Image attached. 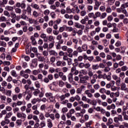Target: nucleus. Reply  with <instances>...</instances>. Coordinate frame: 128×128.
<instances>
[{"mask_svg": "<svg viewBox=\"0 0 128 128\" xmlns=\"http://www.w3.org/2000/svg\"><path fill=\"white\" fill-rule=\"evenodd\" d=\"M128 69V68L126 66H123L121 68V70H122V72H126Z\"/></svg>", "mask_w": 128, "mask_h": 128, "instance_id": "6e6d98bb", "label": "nucleus"}, {"mask_svg": "<svg viewBox=\"0 0 128 128\" xmlns=\"http://www.w3.org/2000/svg\"><path fill=\"white\" fill-rule=\"evenodd\" d=\"M30 6L34 8L35 10H40V6L38 4H34V3H32L30 4Z\"/></svg>", "mask_w": 128, "mask_h": 128, "instance_id": "f3484780", "label": "nucleus"}, {"mask_svg": "<svg viewBox=\"0 0 128 128\" xmlns=\"http://www.w3.org/2000/svg\"><path fill=\"white\" fill-rule=\"evenodd\" d=\"M72 52H74V50L72 48H68L67 49L68 58H72Z\"/></svg>", "mask_w": 128, "mask_h": 128, "instance_id": "f8f14e48", "label": "nucleus"}, {"mask_svg": "<svg viewBox=\"0 0 128 128\" xmlns=\"http://www.w3.org/2000/svg\"><path fill=\"white\" fill-rule=\"evenodd\" d=\"M93 88L94 90H98L100 88V86L98 84H94L93 86Z\"/></svg>", "mask_w": 128, "mask_h": 128, "instance_id": "f704fd0d", "label": "nucleus"}, {"mask_svg": "<svg viewBox=\"0 0 128 128\" xmlns=\"http://www.w3.org/2000/svg\"><path fill=\"white\" fill-rule=\"evenodd\" d=\"M103 42L104 46H107L108 45V40H106V39H104L103 40Z\"/></svg>", "mask_w": 128, "mask_h": 128, "instance_id": "13d9d810", "label": "nucleus"}, {"mask_svg": "<svg viewBox=\"0 0 128 128\" xmlns=\"http://www.w3.org/2000/svg\"><path fill=\"white\" fill-rule=\"evenodd\" d=\"M34 85L38 90L40 88V82H38V81L35 82Z\"/></svg>", "mask_w": 128, "mask_h": 128, "instance_id": "c85d7f7f", "label": "nucleus"}, {"mask_svg": "<svg viewBox=\"0 0 128 128\" xmlns=\"http://www.w3.org/2000/svg\"><path fill=\"white\" fill-rule=\"evenodd\" d=\"M72 42H74V44H76V45H75V48H76V44H78V39L76 38H73L72 39Z\"/></svg>", "mask_w": 128, "mask_h": 128, "instance_id": "37998d69", "label": "nucleus"}, {"mask_svg": "<svg viewBox=\"0 0 128 128\" xmlns=\"http://www.w3.org/2000/svg\"><path fill=\"white\" fill-rule=\"evenodd\" d=\"M30 78H31V80L34 82H36V80H38V78L34 75H30Z\"/></svg>", "mask_w": 128, "mask_h": 128, "instance_id": "72a5a7b5", "label": "nucleus"}, {"mask_svg": "<svg viewBox=\"0 0 128 128\" xmlns=\"http://www.w3.org/2000/svg\"><path fill=\"white\" fill-rule=\"evenodd\" d=\"M67 62L68 66H70L72 64V58H68L67 60Z\"/></svg>", "mask_w": 128, "mask_h": 128, "instance_id": "ea45409f", "label": "nucleus"}, {"mask_svg": "<svg viewBox=\"0 0 128 128\" xmlns=\"http://www.w3.org/2000/svg\"><path fill=\"white\" fill-rule=\"evenodd\" d=\"M95 4L94 6V10H98L100 4H102V2L99 1L98 0H94Z\"/></svg>", "mask_w": 128, "mask_h": 128, "instance_id": "39448f33", "label": "nucleus"}, {"mask_svg": "<svg viewBox=\"0 0 128 128\" xmlns=\"http://www.w3.org/2000/svg\"><path fill=\"white\" fill-rule=\"evenodd\" d=\"M114 120L116 124H118V122H122V116L121 114H120L118 117H114Z\"/></svg>", "mask_w": 128, "mask_h": 128, "instance_id": "423d86ee", "label": "nucleus"}, {"mask_svg": "<svg viewBox=\"0 0 128 128\" xmlns=\"http://www.w3.org/2000/svg\"><path fill=\"white\" fill-rule=\"evenodd\" d=\"M38 100H40V99L38 98H34L32 101V104H36V102H38Z\"/></svg>", "mask_w": 128, "mask_h": 128, "instance_id": "58836bf2", "label": "nucleus"}, {"mask_svg": "<svg viewBox=\"0 0 128 128\" xmlns=\"http://www.w3.org/2000/svg\"><path fill=\"white\" fill-rule=\"evenodd\" d=\"M82 108H90V104H85L83 106H82Z\"/></svg>", "mask_w": 128, "mask_h": 128, "instance_id": "338daca9", "label": "nucleus"}, {"mask_svg": "<svg viewBox=\"0 0 128 128\" xmlns=\"http://www.w3.org/2000/svg\"><path fill=\"white\" fill-rule=\"evenodd\" d=\"M84 68L86 69L90 68V63L85 64Z\"/></svg>", "mask_w": 128, "mask_h": 128, "instance_id": "bf43d9fd", "label": "nucleus"}, {"mask_svg": "<svg viewBox=\"0 0 128 128\" xmlns=\"http://www.w3.org/2000/svg\"><path fill=\"white\" fill-rule=\"evenodd\" d=\"M5 10L8 12H14V6H7L5 7Z\"/></svg>", "mask_w": 128, "mask_h": 128, "instance_id": "2eb2a0df", "label": "nucleus"}, {"mask_svg": "<svg viewBox=\"0 0 128 128\" xmlns=\"http://www.w3.org/2000/svg\"><path fill=\"white\" fill-rule=\"evenodd\" d=\"M46 106L45 104H42L40 106V110H46Z\"/></svg>", "mask_w": 128, "mask_h": 128, "instance_id": "603ef678", "label": "nucleus"}, {"mask_svg": "<svg viewBox=\"0 0 128 128\" xmlns=\"http://www.w3.org/2000/svg\"><path fill=\"white\" fill-rule=\"evenodd\" d=\"M50 8L52 10H55V12H60V9L58 8H56V6H54V4H52L50 6Z\"/></svg>", "mask_w": 128, "mask_h": 128, "instance_id": "6e6552de", "label": "nucleus"}, {"mask_svg": "<svg viewBox=\"0 0 128 128\" xmlns=\"http://www.w3.org/2000/svg\"><path fill=\"white\" fill-rule=\"evenodd\" d=\"M48 100L50 102H56V98L54 96L50 97Z\"/></svg>", "mask_w": 128, "mask_h": 128, "instance_id": "c9c22d12", "label": "nucleus"}, {"mask_svg": "<svg viewBox=\"0 0 128 128\" xmlns=\"http://www.w3.org/2000/svg\"><path fill=\"white\" fill-rule=\"evenodd\" d=\"M4 14L8 18H10V12H8V11L7 10L4 12Z\"/></svg>", "mask_w": 128, "mask_h": 128, "instance_id": "393cba45", "label": "nucleus"}, {"mask_svg": "<svg viewBox=\"0 0 128 128\" xmlns=\"http://www.w3.org/2000/svg\"><path fill=\"white\" fill-rule=\"evenodd\" d=\"M32 16L34 18H38L40 16V14L36 12V11L34 10L33 12Z\"/></svg>", "mask_w": 128, "mask_h": 128, "instance_id": "e433bc0d", "label": "nucleus"}, {"mask_svg": "<svg viewBox=\"0 0 128 128\" xmlns=\"http://www.w3.org/2000/svg\"><path fill=\"white\" fill-rule=\"evenodd\" d=\"M16 124H17V126H22V120H16Z\"/></svg>", "mask_w": 128, "mask_h": 128, "instance_id": "c03bdc74", "label": "nucleus"}, {"mask_svg": "<svg viewBox=\"0 0 128 128\" xmlns=\"http://www.w3.org/2000/svg\"><path fill=\"white\" fill-rule=\"evenodd\" d=\"M70 94H71L72 96H74V94H76V89L72 88L70 90Z\"/></svg>", "mask_w": 128, "mask_h": 128, "instance_id": "79ce46f5", "label": "nucleus"}, {"mask_svg": "<svg viewBox=\"0 0 128 128\" xmlns=\"http://www.w3.org/2000/svg\"><path fill=\"white\" fill-rule=\"evenodd\" d=\"M99 92H100V94H104L106 92V88H101L99 90Z\"/></svg>", "mask_w": 128, "mask_h": 128, "instance_id": "5fc2aeb1", "label": "nucleus"}, {"mask_svg": "<svg viewBox=\"0 0 128 128\" xmlns=\"http://www.w3.org/2000/svg\"><path fill=\"white\" fill-rule=\"evenodd\" d=\"M112 78L113 80H116V84L117 86H120V78L118 77V76L114 74L112 76Z\"/></svg>", "mask_w": 128, "mask_h": 128, "instance_id": "f03ea898", "label": "nucleus"}, {"mask_svg": "<svg viewBox=\"0 0 128 128\" xmlns=\"http://www.w3.org/2000/svg\"><path fill=\"white\" fill-rule=\"evenodd\" d=\"M119 76V78H120V79L122 78V80H124V78H126V74L124 72H121L120 73Z\"/></svg>", "mask_w": 128, "mask_h": 128, "instance_id": "4be33fe9", "label": "nucleus"}, {"mask_svg": "<svg viewBox=\"0 0 128 128\" xmlns=\"http://www.w3.org/2000/svg\"><path fill=\"white\" fill-rule=\"evenodd\" d=\"M4 66H10V62L8 61H4L3 62Z\"/></svg>", "mask_w": 128, "mask_h": 128, "instance_id": "e2e57ef3", "label": "nucleus"}, {"mask_svg": "<svg viewBox=\"0 0 128 128\" xmlns=\"http://www.w3.org/2000/svg\"><path fill=\"white\" fill-rule=\"evenodd\" d=\"M64 86V82L60 80L59 81V86H60V88H62Z\"/></svg>", "mask_w": 128, "mask_h": 128, "instance_id": "3c124183", "label": "nucleus"}, {"mask_svg": "<svg viewBox=\"0 0 128 128\" xmlns=\"http://www.w3.org/2000/svg\"><path fill=\"white\" fill-rule=\"evenodd\" d=\"M42 78H44V76L42 74H39L38 75V80H42Z\"/></svg>", "mask_w": 128, "mask_h": 128, "instance_id": "680f3d73", "label": "nucleus"}, {"mask_svg": "<svg viewBox=\"0 0 128 128\" xmlns=\"http://www.w3.org/2000/svg\"><path fill=\"white\" fill-rule=\"evenodd\" d=\"M50 62H52V64H54V62H56V57L52 56L50 58Z\"/></svg>", "mask_w": 128, "mask_h": 128, "instance_id": "8fccbe9b", "label": "nucleus"}, {"mask_svg": "<svg viewBox=\"0 0 128 128\" xmlns=\"http://www.w3.org/2000/svg\"><path fill=\"white\" fill-rule=\"evenodd\" d=\"M45 96L46 98H51L52 96V94L50 92H47L45 94Z\"/></svg>", "mask_w": 128, "mask_h": 128, "instance_id": "a19ab883", "label": "nucleus"}, {"mask_svg": "<svg viewBox=\"0 0 128 128\" xmlns=\"http://www.w3.org/2000/svg\"><path fill=\"white\" fill-rule=\"evenodd\" d=\"M88 76H89L90 78H92V76H94V72L92 71H89L88 72Z\"/></svg>", "mask_w": 128, "mask_h": 128, "instance_id": "de8ad7c7", "label": "nucleus"}, {"mask_svg": "<svg viewBox=\"0 0 128 128\" xmlns=\"http://www.w3.org/2000/svg\"><path fill=\"white\" fill-rule=\"evenodd\" d=\"M49 54L50 56H58V52L54 50H50L49 51Z\"/></svg>", "mask_w": 128, "mask_h": 128, "instance_id": "ddd939ff", "label": "nucleus"}, {"mask_svg": "<svg viewBox=\"0 0 128 128\" xmlns=\"http://www.w3.org/2000/svg\"><path fill=\"white\" fill-rule=\"evenodd\" d=\"M79 78L80 84H82L84 86L88 84V80H90V76H88L86 75L84 76L82 74H79Z\"/></svg>", "mask_w": 128, "mask_h": 128, "instance_id": "f257e3e1", "label": "nucleus"}, {"mask_svg": "<svg viewBox=\"0 0 128 128\" xmlns=\"http://www.w3.org/2000/svg\"><path fill=\"white\" fill-rule=\"evenodd\" d=\"M15 12L18 14H22V9L20 8H16Z\"/></svg>", "mask_w": 128, "mask_h": 128, "instance_id": "cd10ccee", "label": "nucleus"}, {"mask_svg": "<svg viewBox=\"0 0 128 128\" xmlns=\"http://www.w3.org/2000/svg\"><path fill=\"white\" fill-rule=\"evenodd\" d=\"M99 56L100 58H106V54L104 52H100Z\"/></svg>", "mask_w": 128, "mask_h": 128, "instance_id": "864d4df0", "label": "nucleus"}, {"mask_svg": "<svg viewBox=\"0 0 128 128\" xmlns=\"http://www.w3.org/2000/svg\"><path fill=\"white\" fill-rule=\"evenodd\" d=\"M10 16H11V18L12 19H11V22L12 24H16V14L14 13V12H10Z\"/></svg>", "mask_w": 128, "mask_h": 128, "instance_id": "20e7f679", "label": "nucleus"}, {"mask_svg": "<svg viewBox=\"0 0 128 128\" xmlns=\"http://www.w3.org/2000/svg\"><path fill=\"white\" fill-rule=\"evenodd\" d=\"M0 46L6 48V43L4 41H0Z\"/></svg>", "mask_w": 128, "mask_h": 128, "instance_id": "4c0bfd02", "label": "nucleus"}, {"mask_svg": "<svg viewBox=\"0 0 128 128\" xmlns=\"http://www.w3.org/2000/svg\"><path fill=\"white\" fill-rule=\"evenodd\" d=\"M25 12H26L28 14H30V16L32 14V8H30V6H28Z\"/></svg>", "mask_w": 128, "mask_h": 128, "instance_id": "6ab92c4d", "label": "nucleus"}, {"mask_svg": "<svg viewBox=\"0 0 128 128\" xmlns=\"http://www.w3.org/2000/svg\"><path fill=\"white\" fill-rule=\"evenodd\" d=\"M20 76H23L24 78H28V74H26L24 70H22L20 72Z\"/></svg>", "mask_w": 128, "mask_h": 128, "instance_id": "9d476101", "label": "nucleus"}, {"mask_svg": "<svg viewBox=\"0 0 128 128\" xmlns=\"http://www.w3.org/2000/svg\"><path fill=\"white\" fill-rule=\"evenodd\" d=\"M106 11V12H108V14H110V12H112V8H110V7H107Z\"/></svg>", "mask_w": 128, "mask_h": 128, "instance_id": "09e8293b", "label": "nucleus"}, {"mask_svg": "<svg viewBox=\"0 0 128 128\" xmlns=\"http://www.w3.org/2000/svg\"><path fill=\"white\" fill-rule=\"evenodd\" d=\"M50 10H46L44 12V14L45 16H48L50 14Z\"/></svg>", "mask_w": 128, "mask_h": 128, "instance_id": "0e129e2a", "label": "nucleus"}, {"mask_svg": "<svg viewBox=\"0 0 128 128\" xmlns=\"http://www.w3.org/2000/svg\"><path fill=\"white\" fill-rule=\"evenodd\" d=\"M92 10H94V6H87V10H88V12H92Z\"/></svg>", "mask_w": 128, "mask_h": 128, "instance_id": "2f4dec72", "label": "nucleus"}, {"mask_svg": "<svg viewBox=\"0 0 128 128\" xmlns=\"http://www.w3.org/2000/svg\"><path fill=\"white\" fill-rule=\"evenodd\" d=\"M0 22H6V18L4 16H2L0 17Z\"/></svg>", "mask_w": 128, "mask_h": 128, "instance_id": "a18cd8bd", "label": "nucleus"}, {"mask_svg": "<svg viewBox=\"0 0 128 128\" xmlns=\"http://www.w3.org/2000/svg\"><path fill=\"white\" fill-rule=\"evenodd\" d=\"M18 118H26V115L24 114H22L21 112H18L16 114Z\"/></svg>", "mask_w": 128, "mask_h": 128, "instance_id": "dca6fc26", "label": "nucleus"}, {"mask_svg": "<svg viewBox=\"0 0 128 128\" xmlns=\"http://www.w3.org/2000/svg\"><path fill=\"white\" fill-rule=\"evenodd\" d=\"M12 108L10 107V106H6V112H12Z\"/></svg>", "mask_w": 128, "mask_h": 128, "instance_id": "4d7b16f0", "label": "nucleus"}, {"mask_svg": "<svg viewBox=\"0 0 128 128\" xmlns=\"http://www.w3.org/2000/svg\"><path fill=\"white\" fill-rule=\"evenodd\" d=\"M100 10L101 12H104L106 10V6H101L100 8Z\"/></svg>", "mask_w": 128, "mask_h": 128, "instance_id": "774afa93", "label": "nucleus"}, {"mask_svg": "<svg viewBox=\"0 0 128 128\" xmlns=\"http://www.w3.org/2000/svg\"><path fill=\"white\" fill-rule=\"evenodd\" d=\"M98 64H95L92 66V70H98Z\"/></svg>", "mask_w": 128, "mask_h": 128, "instance_id": "7c9ffc66", "label": "nucleus"}, {"mask_svg": "<svg viewBox=\"0 0 128 128\" xmlns=\"http://www.w3.org/2000/svg\"><path fill=\"white\" fill-rule=\"evenodd\" d=\"M56 40H58L59 44H64V40H62V36L60 34L59 35L57 36L56 37Z\"/></svg>", "mask_w": 128, "mask_h": 128, "instance_id": "1a4fd4ad", "label": "nucleus"}, {"mask_svg": "<svg viewBox=\"0 0 128 128\" xmlns=\"http://www.w3.org/2000/svg\"><path fill=\"white\" fill-rule=\"evenodd\" d=\"M68 81L70 82H72V80H74V78H72V73H70L68 75Z\"/></svg>", "mask_w": 128, "mask_h": 128, "instance_id": "a878e982", "label": "nucleus"}, {"mask_svg": "<svg viewBox=\"0 0 128 128\" xmlns=\"http://www.w3.org/2000/svg\"><path fill=\"white\" fill-rule=\"evenodd\" d=\"M128 8V2L122 4L120 7L121 10H124V8Z\"/></svg>", "mask_w": 128, "mask_h": 128, "instance_id": "aec40b11", "label": "nucleus"}, {"mask_svg": "<svg viewBox=\"0 0 128 128\" xmlns=\"http://www.w3.org/2000/svg\"><path fill=\"white\" fill-rule=\"evenodd\" d=\"M122 10V14H125V16L128 17V11H126V10L123 9V10Z\"/></svg>", "mask_w": 128, "mask_h": 128, "instance_id": "49530a36", "label": "nucleus"}, {"mask_svg": "<svg viewBox=\"0 0 128 128\" xmlns=\"http://www.w3.org/2000/svg\"><path fill=\"white\" fill-rule=\"evenodd\" d=\"M85 94L88 98H92L93 95L91 94L90 90H88L85 91Z\"/></svg>", "mask_w": 128, "mask_h": 128, "instance_id": "a211bd4d", "label": "nucleus"}, {"mask_svg": "<svg viewBox=\"0 0 128 128\" xmlns=\"http://www.w3.org/2000/svg\"><path fill=\"white\" fill-rule=\"evenodd\" d=\"M72 10H74V8L70 9V8L67 7L66 8V12L67 14H72Z\"/></svg>", "mask_w": 128, "mask_h": 128, "instance_id": "c756f323", "label": "nucleus"}, {"mask_svg": "<svg viewBox=\"0 0 128 128\" xmlns=\"http://www.w3.org/2000/svg\"><path fill=\"white\" fill-rule=\"evenodd\" d=\"M106 12L102 13V15L100 17V18H101V19L104 18H106Z\"/></svg>", "mask_w": 128, "mask_h": 128, "instance_id": "69168bd1", "label": "nucleus"}, {"mask_svg": "<svg viewBox=\"0 0 128 128\" xmlns=\"http://www.w3.org/2000/svg\"><path fill=\"white\" fill-rule=\"evenodd\" d=\"M62 36L63 38H66L68 36V34L67 32H64L62 33Z\"/></svg>", "mask_w": 128, "mask_h": 128, "instance_id": "052dcab7", "label": "nucleus"}, {"mask_svg": "<svg viewBox=\"0 0 128 128\" xmlns=\"http://www.w3.org/2000/svg\"><path fill=\"white\" fill-rule=\"evenodd\" d=\"M10 74L11 76H14V78H16V76H18V74H16V70H12Z\"/></svg>", "mask_w": 128, "mask_h": 128, "instance_id": "5701e85b", "label": "nucleus"}, {"mask_svg": "<svg viewBox=\"0 0 128 128\" xmlns=\"http://www.w3.org/2000/svg\"><path fill=\"white\" fill-rule=\"evenodd\" d=\"M39 118L40 120H46V118H44V114L40 113L39 115Z\"/></svg>", "mask_w": 128, "mask_h": 128, "instance_id": "bb28decb", "label": "nucleus"}, {"mask_svg": "<svg viewBox=\"0 0 128 128\" xmlns=\"http://www.w3.org/2000/svg\"><path fill=\"white\" fill-rule=\"evenodd\" d=\"M38 94H40V90L38 89H36L33 92V94L34 96H38Z\"/></svg>", "mask_w": 128, "mask_h": 128, "instance_id": "b1692460", "label": "nucleus"}, {"mask_svg": "<svg viewBox=\"0 0 128 128\" xmlns=\"http://www.w3.org/2000/svg\"><path fill=\"white\" fill-rule=\"evenodd\" d=\"M121 90H128V88H126V84L122 83L121 84Z\"/></svg>", "mask_w": 128, "mask_h": 128, "instance_id": "412c9836", "label": "nucleus"}, {"mask_svg": "<svg viewBox=\"0 0 128 128\" xmlns=\"http://www.w3.org/2000/svg\"><path fill=\"white\" fill-rule=\"evenodd\" d=\"M47 126L48 128H52L53 126L52 122V120L48 119L47 120Z\"/></svg>", "mask_w": 128, "mask_h": 128, "instance_id": "4468645a", "label": "nucleus"}, {"mask_svg": "<svg viewBox=\"0 0 128 128\" xmlns=\"http://www.w3.org/2000/svg\"><path fill=\"white\" fill-rule=\"evenodd\" d=\"M76 27L78 28H82V30L84 28V26L82 24H77L76 25Z\"/></svg>", "mask_w": 128, "mask_h": 128, "instance_id": "473e14b6", "label": "nucleus"}, {"mask_svg": "<svg viewBox=\"0 0 128 128\" xmlns=\"http://www.w3.org/2000/svg\"><path fill=\"white\" fill-rule=\"evenodd\" d=\"M96 80H98V74H94L92 76V78L90 80L91 84H94L96 82Z\"/></svg>", "mask_w": 128, "mask_h": 128, "instance_id": "0eeeda50", "label": "nucleus"}, {"mask_svg": "<svg viewBox=\"0 0 128 128\" xmlns=\"http://www.w3.org/2000/svg\"><path fill=\"white\" fill-rule=\"evenodd\" d=\"M23 96H26L25 98L26 100H30V99L32 96V93L29 92L28 91H26L25 92H23Z\"/></svg>", "mask_w": 128, "mask_h": 128, "instance_id": "7ed1b4c3", "label": "nucleus"}, {"mask_svg": "<svg viewBox=\"0 0 128 128\" xmlns=\"http://www.w3.org/2000/svg\"><path fill=\"white\" fill-rule=\"evenodd\" d=\"M40 38H43L44 42H45L48 40V38L46 36V34H42L40 36Z\"/></svg>", "mask_w": 128, "mask_h": 128, "instance_id": "9b49d317", "label": "nucleus"}]
</instances>
